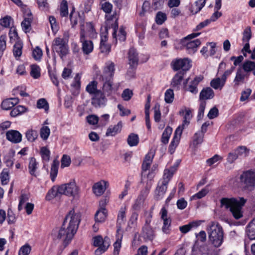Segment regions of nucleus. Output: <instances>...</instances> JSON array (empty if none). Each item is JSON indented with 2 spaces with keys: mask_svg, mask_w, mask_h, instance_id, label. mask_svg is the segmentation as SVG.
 Instances as JSON below:
<instances>
[{
  "mask_svg": "<svg viewBox=\"0 0 255 255\" xmlns=\"http://www.w3.org/2000/svg\"><path fill=\"white\" fill-rule=\"evenodd\" d=\"M80 221V214L75 213L74 209L70 210L66 216L61 228L53 231L54 239L68 244L76 233Z\"/></svg>",
  "mask_w": 255,
  "mask_h": 255,
  "instance_id": "obj_1",
  "label": "nucleus"
},
{
  "mask_svg": "<svg viewBox=\"0 0 255 255\" xmlns=\"http://www.w3.org/2000/svg\"><path fill=\"white\" fill-rule=\"evenodd\" d=\"M209 239L215 247H220L223 243L224 232L222 226L217 222H212L207 228Z\"/></svg>",
  "mask_w": 255,
  "mask_h": 255,
  "instance_id": "obj_2",
  "label": "nucleus"
},
{
  "mask_svg": "<svg viewBox=\"0 0 255 255\" xmlns=\"http://www.w3.org/2000/svg\"><path fill=\"white\" fill-rule=\"evenodd\" d=\"M245 202L246 200L243 198H241L239 200L235 198H222L221 200V204L225 205L227 208H229L233 216L236 219L242 217L241 209Z\"/></svg>",
  "mask_w": 255,
  "mask_h": 255,
  "instance_id": "obj_3",
  "label": "nucleus"
},
{
  "mask_svg": "<svg viewBox=\"0 0 255 255\" xmlns=\"http://www.w3.org/2000/svg\"><path fill=\"white\" fill-rule=\"evenodd\" d=\"M154 154L150 152L147 154L142 165V173L141 181L142 183L146 182V190H149L152 185V179L154 177V173L152 172H149L148 175L145 172L149 169L152 162Z\"/></svg>",
  "mask_w": 255,
  "mask_h": 255,
  "instance_id": "obj_4",
  "label": "nucleus"
},
{
  "mask_svg": "<svg viewBox=\"0 0 255 255\" xmlns=\"http://www.w3.org/2000/svg\"><path fill=\"white\" fill-rule=\"evenodd\" d=\"M200 34V33H193L181 40L182 45L185 47L189 54H193L195 53L197 50L198 47L201 44V41L199 39L193 41H190L189 40L199 36Z\"/></svg>",
  "mask_w": 255,
  "mask_h": 255,
  "instance_id": "obj_5",
  "label": "nucleus"
},
{
  "mask_svg": "<svg viewBox=\"0 0 255 255\" xmlns=\"http://www.w3.org/2000/svg\"><path fill=\"white\" fill-rule=\"evenodd\" d=\"M240 180L244 184L245 190H253L255 188V171L248 170L240 176Z\"/></svg>",
  "mask_w": 255,
  "mask_h": 255,
  "instance_id": "obj_6",
  "label": "nucleus"
},
{
  "mask_svg": "<svg viewBox=\"0 0 255 255\" xmlns=\"http://www.w3.org/2000/svg\"><path fill=\"white\" fill-rule=\"evenodd\" d=\"M52 50L57 52L61 58H63L68 53V46L63 38L56 37L52 42Z\"/></svg>",
  "mask_w": 255,
  "mask_h": 255,
  "instance_id": "obj_7",
  "label": "nucleus"
},
{
  "mask_svg": "<svg viewBox=\"0 0 255 255\" xmlns=\"http://www.w3.org/2000/svg\"><path fill=\"white\" fill-rule=\"evenodd\" d=\"M191 60L188 58H177L172 61L171 65L173 70L178 71L181 69V71L185 73L191 67Z\"/></svg>",
  "mask_w": 255,
  "mask_h": 255,
  "instance_id": "obj_8",
  "label": "nucleus"
},
{
  "mask_svg": "<svg viewBox=\"0 0 255 255\" xmlns=\"http://www.w3.org/2000/svg\"><path fill=\"white\" fill-rule=\"evenodd\" d=\"M80 190L75 179H72L67 183L53 186L50 191H78Z\"/></svg>",
  "mask_w": 255,
  "mask_h": 255,
  "instance_id": "obj_9",
  "label": "nucleus"
},
{
  "mask_svg": "<svg viewBox=\"0 0 255 255\" xmlns=\"http://www.w3.org/2000/svg\"><path fill=\"white\" fill-rule=\"evenodd\" d=\"M80 42L82 43V49L83 53L85 54H89L93 50V43L90 40H88L85 37V29L82 28V31L80 32Z\"/></svg>",
  "mask_w": 255,
  "mask_h": 255,
  "instance_id": "obj_10",
  "label": "nucleus"
},
{
  "mask_svg": "<svg viewBox=\"0 0 255 255\" xmlns=\"http://www.w3.org/2000/svg\"><path fill=\"white\" fill-rule=\"evenodd\" d=\"M107 100L102 91L98 92L91 98V104L95 108H101L106 105Z\"/></svg>",
  "mask_w": 255,
  "mask_h": 255,
  "instance_id": "obj_11",
  "label": "nucleus"
},
{
  "mask_svg": "<svg viewBox=\"0 0 255 255\" xmlns=\"http://www.w3.org/2000/svg\"><path fill=\"white\" fill-rule=\"evenodd\" d=\"M115 64L112 61H108L106 63L103 73L101 75L102 79H113L115 73Z\"/></svg>",
  "mask_w": 255,
  "mask_h": 255,
  "instance_id": "obj_12",
  "label": "nucleus"
},
{
  "mask_svg": "<svg viewBox=\"0 0 255 255\" xmlns=\"http://www.w3.org/2000/svg\"><path fill=\"white\" fill-rule=\"evenodd\" d=\"M24 19L21 22V26L23 30L27 33L29 31L31 23L33 20V17L30 10L26 9L24 12Z\"/></svg>",
  "mask_w": 255,
  "mask_h": 255,
  "instance_id": "obj_13",
  "label": "nucleus"
},
{
  "mask_svg": "<svg viewBox=\"0 0 255 255\" xmlns=\"http://www.w3.org/2000/svg\"><path fill=\"white\" fill-rule=\"evenodd\" d=\"M83 27L85 29L86 38H87L88 37L91 38L96 37L97 33L91 22H87L85 24H81V31Z\"/></svg>",
  "mask_w": 255,
  "mask_h": 255,
  "instance_id": "obj_14",
  "label": "nucleus"
},
{
  "mask_svg": "<svg viewBox=\"0 0 255 255\" xmlns=\"http://www.w3.org/2000/svg\"><path fill=\"white\" fill-rule=\"evenodd\" d=\"M202 79V76L196 77L194 80L190 83L189 85L185 86V90L193 94H196L198 92L197 86Z\"/></svg>",
  "mask_w": 255,
  "mask_h": 255,
  "instance_id": "obj_15",
  "label": "nucleus"
},
{
  "mask_svg": "<svg viewBox=\"0 0 255 255\" xmlns=\"http://www.w3.org/2000/svg\"><path fill=\"white\" fill-rule=\"evenodd\" d=\"M180 163V160H178L176 163L169 169L164 170L163 178L161 180L164 182H169L173 176L174 173L176 172L179 164Z\"/></svg>",
  "mask_w": 255,
  "mask_h": 255,
  "instance_id": "obj_16",
  "label": "nucleus"
},
{
  "mask_svg": "<svg viewBox=\"0 0 255 255\" xmlns=\"http://www.w3.org/2000/svg\"><path fill=\"white\" fill-rule=\"evenodd\" d=\"M104 82L103 85V93L109 96L115 91L113 85V79H102Z\"/></svg>",
  "mask_w": 255,
  "mask_h": 255,
  "instance_id": "obj_17",
  "label": "nucleus"
},
{
  "mask_svg": "<svg viewBox=\"0 0 255 255\" xmlns=\"http://www.w3.org/2000/svg\"><path fill=\"white\" fill-rule=\"evenodd\" d=\"M182 131L181 127H178L175 130L173 138L169 146L170 150H174L178 145Z\"/></svg>",
  "mask_w": 255,
  "mask_h": 255,
  "instance_id": "obj_18",
  "label": "nucleus"
},
{
  "mask_svg": "<svg viewBox=\"0 0 255 255\" xmlns=\"http://www.w3.org/2000/svg\"><path fill=\"white\" fill-rule=\"evenodd\" d=\"M6 138L13 142L18 143L21 141V134L16 130H11L8 131L6 133Z\"/></svg>",
  "mask_w": 255,
  "mask_h": 255,
  "instance_id": "obj_19",
  "label": "nucleus"
},
{
  "mask_svg": "<svg viewBox=\"0 0 255 255\" xmlns=\"http://www.w3.org/2000/svg\"><path fill=\"white\" fill-rule=\"evenodd\" d=\"M128 59L129 64L130 66H136L138 62V56L136 50L131 48L129 50L128 53Z\"/></svg>",
  "mask_w": 255,
  "mask_h": 255,
  "instance_id": "obj_20",
  "label": "nucleus"
},
{
  "mask_svg": "<svg viewBox=\"0 0 255 255\" xmlns=\"http://www.w3.org/2000/svg\"><path fill=\"white\" fill-rule=\"evenodd\" d=\"M141 236L146 240L151 241L154 237V231L148 224H145L142 229Z\"/></svg>",
  "mask_w": 255,
  "mask_h": 255,
  "instance_id": "obj_21",
  "label": "nucleus"
},
{
  "mask_svg": "<svg viewBox=\"0 0 255 255\" xmlns=\"http://www.w3.org/2000/svg\"><path fill=\"white\" fill-rule=\"evenodd\" d=\"M110 184L108 181L101 180L95 183L92 187L93 191H105L109 190Z\"/></svg>",
  "mask_w": 255,
  "mask_h": 255,
  "instance_id": "obj_22",
  "label": "nucleus"
},
{
  "mask_svg": "<svg viewBox=\"0 0 255 255\" xmlns=\"http://www.w3.org/2000/svg\"><path fill=\"white\" fill-rule=\"evenodd\" d=\"M246 75L247 74L241 68H238L233 81L234 86H238L239 85L244 83Z\"/></svg>",
  "mask_w": 255,
  "mask_h": 255,
  "instance_id": "obj_23",
  "label": "nucleus"
},
{
  "mask_svg": "<svg viewBox=\"0 0 255 255\" xmlns=\"http://www.w3.org/2000/svg\"><path fill=\"white\" fill-rule=\"evenodd\" d=\"M214 92L212 88L207 87L203 88L200 93L199 99L200 100L211 99L214 98Z\"/></svg>",
  "mask_w": 255,
  "mask_h": 255,
  "instance_id": "obj_24",
  "label": "nucleus"
},
{
  "mask_svg": "<svg viewBox=\"0 0 255 255\" xmlns=\"http://www.w3.org/2000/svg\"><path fill=\"white\" fill-rule=\"evenodd\" d=\"M73 192H48L45 198L47 201H51L54 199L59 200L62 195L68 196H72Z\"/></svg>",
  "mask_w": 255,
  "mask_h": 255,
  "instance_id": "obj_25",
  "label": "nucleus"
},
{
  "mask_svg": "<svg viewBox=\"0 0 255 255\" xmlns=\"http://www.w3.org/2000/svg\"><path fill=\"white\" fill-rule=\"evenodd\" d=\"M107 217V211L105 208H99L95 215L96 222H103Z\"/></svg>",
  "mask_w": 255,
  "mask_h": 255,
  "instance_id": "obj_26",
  "label": "nucleus"
},
{
  "mask_svg": "<svg viewBox=\"0 0 255 255\" xmlns=\"http://www.w3.org/2000/svg\"><path fill=\"white\" fill-rule=\"evenodd\" d=\"M122 123L119 122L117 125L114 126H111L108 128L106 132V135L107 136H114L118 132H120L122 128Z\"/></svg>",
  "mask_w": 255,
  "mask_h": 255,
  "instance_id": "obj_27",
  "label": "nucleus"
},
{
  "mask_svg": "<svg viewBox=\"0 0 255 255\" xmlns=\"http://www.w3.org/2000/svg\"><path fill=\"white\" fill-rule=\"evenodd\" d=\"M70 18L72 27H74V26L77 25L78 21H80L81 25L84 23L80 14L75 12L74 8H73L72 11L70 14Z\"/></svg>",
  "mask_w": 255,
  "mask_h": 255,
  "instance_id": "obj_28",
  "label": "nucleus"
},
{
  "mask_svg": "<svg viewBox=\"0 0 255 255\" xmlns=\"http://www.w3.org/2000/svg\"><path fill=\"white\" fill-rule=\"evenodd\" d=\"M226 81L221 78H216L212 79L210 82L211 86L215 90H221L225 84Z\"/></svg>",
  "mask_w": 255,
  "mask_h": 255,
  "instance_id": "obj_29",
  "label": "nucleus"
},
{
  "mask_svg": "<svg viewBox=\"0 0 255 255\" xmlns=\"http://www.w3.org/2000/svg\"><path fill=\"white\" fill-rule=\"evenodd\" d=\"M184 74V72L179 71L174 75L171 83L173 87L177 88L179 87V86L180 85L183 79Z\"/></svg>",
  "mask_w": 255,
  "mask_h": 255,
  "instance_id": "obj_30",
  "label": "nucleus"
},
{
  "mask_svg": "<svg viewBox=\"0 0 255 255\" xmlns=\"http://www.w3.org/2000/svg\"><path fill=\"white\" fill-rule=\"evenodd\" d=\"M242 69L245 71V73H249L252 72L254 75H255V62L248 60L245 62L243 65Z\"/></svg>",
  "mask_w": 255,
  "mask_h": 255,
  "instance_id": "obj_31",
  "label": "nucleus"
},
{
  "mask_svg": "<svg viewBox=\"0 0 255 255\" xmlns=\"http://www.w3.org/2000/svg\"><path fill=\"white\" fill-rule=\"evenodd\" d=\"M246 232L250 240H255V218L248 225Z\"/></svg>",
  "mask_w": 255,
  "mask_h": 255,
  "instance_id": "obj_32",
  "label": "nucleus"
},
{
  "mask_svg": "<svg viewBox=\"0 0 255 255\" xmlns=\"http://www.w3.org/2000/svg\"><path fill=\"white\" fill-rule=\"evenodd\" d=\"M97 85L98 83L96 81L90 82L86 86V91L92 96L95 95L98 92L101 91L97 89Z\"/></svg>",
  "mask_w": 255,
  "mask_h": 255,
  "instance_id": "obj_33",
  "label": "nucleus"
},
{
  "mask_svg": "<svg viewBox=\"0 0 255 255\" xmlns=\"http://www.w3.org/2000/svg\"><path fill=\"white\" fill-rule=\"evenodd\" d=\"M38 163L36 162V159L33 158H30L28 165L29 172L30 175L36 176V170L38 168Z\"/></svg>",
  "mask_w": 255,
  "mask_h": 255,
  "instance_id": "obj_34",
  "label": "nucleus"
},
{
  "mask_svg": "<svg viewBox=\"0 0 255 255\" xmlns=\"http://www.w3.org/2000/svg\"><path fill=\"white\" fill-rule=\"evenodd\" d=\"M22 47V42L20 40H18L14 44L13 48V53L15 58L17 59L21 55Z\"/></svg>",
  "mask_w": 255,
  "mask_h": 255,
  "instance_id": "obj_35",
  "label": "nucleus"
},
{
  "mask_svg": "<svg viewBox=\"0 0 255 255\" xmlns=\"http://www.w3.org/2000/svg\"><path fill=\"white\" fill-rule=\"evenodd\" d=\"M59 164L57 160L55 159L53 161L50 170V177L52 182L55 181L57 175Z\"/></svg>",
  "mask_w": 255,
  "mask_h": 255,
  "instance_id": "obj_36",
  "label": "nucleus"
},
{
  "mask_svg": "<svg viewBox=\"0 0 255 255\" xmlns=\"http://www.w3.org/2000/svg\"><path fill=\"white\" fill-rule=\"evenodd\" d=\"M239 158H244L248 156L250 149L245 146H240L235 149Z\"/></svg>",
  "mask_w": 255,
  "mask_h": 255,
  "instance_id": "obj_37",
  "label": "nucleus"
},
{
  "mask_svg": "<svg viewBox=\"0 0 255 255\" xmlns=\"http://www.w3.org/2000/svg\"><path fill=\"white\" fill-rule=\"evenodd\" d=\"M110 245V239L106 237H105V242L103 246H100L95 251L96 255H101L102 254L104 253L109 248Z\"/></svg>",
  "mask_w": 255,
  "mask_h": 255,
  "instance_id": "obj_38",
  "label": "nucleus"
},
{
  "mask_svg": "<svg viewBox=\"0 0 255 255\" xmlns=\"http://www.w3.org/2000/svg\"><path fill=\"white\" fill-rule=\"evenodd\" d=\"M127 142L130 146H134L137 145L139 142V137L137 134L131 133L128 137Z\"/></svg>",
  "mask_w": 255,
  "mask_h": 255,
  "instance_id": "obj_39",
  "label": "nucleus"
},
{
  "mask_svg": "<svg viewBox=\"0 0 255 255\" xmlns=\"http://www.w3.org/2000/svg\"><path fill=\"white\" fill-rule=\"evenodd\" d=\"M172 128L170 127H167L165 130H164L162 137H161V142L164 144H166L168 142V140L170 137V136L172 133Z\"/></svg>",
  "mask_w": 255,
  "mask_h": 255,
  "instance_id": "obj_40",
  "label": "nucleus"
},
{
  "mask_svg": "<svg viewBox=\"0 0 255 255\" xmlns=\"http://www.w3.org/2000/svg\"><path fill=\"white\" fill-rule=\"evenodd\" d=\"M26 111V108L22 106H17L14 108L10 112V116L15 117Z\"/></svg>",
  "mask_w": 255,
  "mask_h": 255,
  "instance_id": "obj_41",
  "label": "nucleus"
},
{
  "mask_svg": "<svg viewBox=\"0 0 255 255\" xmlns=\"http://www.w3.org/2000/svg\"><path fill=\"white\" fill-rule=\"evenodd\" d=\"M192 118V112L190 110L186 111L184 117V120L181 125L179 127H181L182 130H183L185 126H188L190 123V120Z\"/></svg>",
  "mask_w": 255,
  "mask_h": 255,
  "instance_id": "obj_42",
  "label": "nucleus"
},
{
  "mask_svg": "<svg viewBox=\"0 0 255 255\" xmlns=\"http://www.w3.org/2000/svg\"><path fill=\"white\" fill-rule=\"evenodd\" d=\"M50 129L48 126H43L40 130V136L44 140H47L50 135Z\"/></svg>",
  "mask_w": 255,
  "mask_h": 255,
  "instance_id": "obj_43",
  "label": "nucleus"
},
{
  "mask_svg": "<svg viewBox=\"0 0 255 255\" xmlns=\"http://www.w3.org/2000/svg\"><path fill=\"white\" fill-rule=\"evenodd\" d=\"M25 134L27 139L30 142L34 141L38 136L37 131L32 129L28 130Z\"/></svg>",
  "mask_w": 255,
  "mask_h": 255,
  "instance_id": "obj_44",
  "label": "nucleus"
},
{
  "mask_svg": "<svg viewBox=\"0 0 255 255\" xmlns=\"http://www.w3.org/2000/svg\"><path fill=\"white\" fill-rule=\"evenodd\" d=\"M30 75L34 79H37L40 76V69L36 65H32L30 66Z\"/></svg>",
  "mask_w": 255,
  "mask_h": 255,
  "instance_id": "obj_45",
  "label": "nucleus"
},
{
  "mask_svg": "<svg viewBox=\"0 0 255 255\" xmlns=\"http://www.w3.org/2000/svg\"><path fill=\"white\" fill-rule=\"evenodd\" d=\"M174 95L173 90H167L164 94V100L166 103L170 104L174 100Z\"/></svg>",
  "mask_w": 255,
  "mask_h": 255,
  "instance_id": "obj_46",
  "label": "nucleus"
},
{
  "mask_svg": "<svg viewBox=\"0 0 255 255\" xmlns=\"http://www.w3.org/2000/svg\"><path fill=\"white\" fill-rule=\"evenodd\" d=\"M206 3V0H198L195 2V5L192 8V11L197 13L204 7Z\"/></svg>",
  "mask_w": 255,
  "mask_h": 255,
  "instance_id": "obj_47",
  "label": "nucleus"
},
{
  "mask_svg": "<svg viewBox=\"0 0 255 255\" xmlns=\"http://www.w3.org/2000/svg\"><path fill=\"white\" fill-rule=\"evenodd\" d=\"M252 37V31L250 26L247 27L243 33L242 41L243 42H249Z\"/></svg>",
  "mask_w": 255,
  "mask_h": 255,
  "instance_id": "obj_48",
  "label": "nucleus"
},
{
  "mask_svg": "<svg viewBox=\"0 0 255 255\" xmlns=\"http://www.w3.org/2000/svg\"><path fill=\"white\" fill-rule=\"evenodd\" d=\"M1 182L3 185L6 184L9 180V172L7 169H3L0 176Z\"/></svg>",
  "mask_w": 255,
  "mask_h": 255,
  "instance_id": "obj_49",
  "label": "nucleus"
},
{
  "mask_svg": "<svg viewBox=\"0 0 255 255\" xmlns=\"http://www.w3.org/2000/svg\"><path fill=\"white\" fill-rule=\"evenodd\" d=\"M60 12L61 16H66L68 14L67 2L65 0H63L61 2Z\"/></svg>",
  "mask_w": 255,
  "mask_h": 255,
  "instance_id": "obj_50",
  "label": "nucleus"
},
{
  "mask_svg": "<svg viewBox=\"0 0 255 255\" xmlns=\"http://www.w3.org/2000/svg\"><path fill=\"white\" fill-rule=\"evenodd\" d=\"M197 226L198 225L196 223L192 222L187 225L180 226L179 227V230L181 233L183 234H186L188 233L189 231H190L193 227H197Z\"/></svg>",
  "mask_w": 255,
  "mask_h": 255,
  "instance_id": "obj_51",
  "label": "nucleus"
},
{
  "mask_svg": "<svg viewBox=\"0 0 255 255\" xmlns=\"http://www.w3.org/2000/svg\"><path fill=\"white\" fill-rule=\"evenodd\" d=\"M37 107L38 109H43L45 111L47 112L49 109V105L45 99L42 98L37 101Z\"/></svg>",
  "mask_w": 255,
  "mask_h": 255,
  "instance_id": "obj_52",
  "label": "nucleus"
},
{
  "mask_svg": "<svg viewBox=\"0 0 255 255\" xmlns=\"http://www.w3.org/2000/svg\"><path fill=\"white\" fill-rule=\"evenodd\" d=\"M6 35L3 34L0 36V54L2 55L6 47Z\"/></svg>",
  "mask_w": 255,
  "mask_h": 255,
  "instance_id": "obj_53",
  "label": "nucleus"
},
{
  "mask_svg": "<svg viewBox=\"0 0 255 255\" xmlns=\"http://www.w3.org/2000/svg\"><path fill=\"white\" fill-rule=\"evenodd\" d=\"M203 137L204 134L203 133L200 131L196 132L193 137V144L197 145L201 143L203 141Z\"/></svg>",
  "mask_w": 255,
  "mask_h": 255,
  "instance_id": "obj_54",
  "label": "nucleus"
},
{
  "mask_svg": "<svg viewBox=\"0 0 255 255\" xmlns=\"http://www.w3.org/2000/svg\"><path fill=\"white\" fill-rule=\"evenodd\" d=\"M167 19L165 13L159 11L156 14V22L158 24H162Z\"/></svg>",
  "mask_w": 255,
  "mask_h": 255,
  "instance_id": "obj_55",
  "label": "nucleus"
},
{
  "mask_svg": "<svg viewBox=\"0 0 255 255\" xmlns=\"http://www.w3.org/2000/svg\"><path fill=\"white\" fill-rule=\"evenodd\" d=\"M93 245L95 247H100L103 246L105 242V238L103 239L101 236H97L93 238Z\"/></svg>",
  "mask_w": 255,
  "mask_h": 255,
  "instance_id": "obj_56",
  "label": "nucleus"
},
{
  "mask_svg": "<svg viewBox=\"0 0 255 255\" xmlns=\"http://www.w3.org/2000/svg\"><path fill=\"white\" fill-rule=\"evenodd\" d=\"M40 152L43 159L46 161H49L50 153L49 150L47 147L43 146L41 147Z\"/></svg>",
  "mask_w": 255,
  "mask_h": 255,
  "instance_id": "obj_57",
  "label": "nucleus"
},
{
  "mask_svg": "<svg viewBox=\"0 0 255 255\" xmlns=\"http://www.w3.org/2000/svg\"><path fill=\"white\" fill-rule=\"evenodd\" d=\"M206 103L205 101H201L198 110L197 116L198 120H201L204 116V112L206 107Z\"/></svg>",
  "mask_w": 255,
  "mask_h": 255,
  "instance_id": "obj_58",
  "label": "nucleus"
},
{
  "mask_svg": "<svg viewBox=\"0 0 255 255\" xmlns=\"http://www.w3.org/2000/svg\"><path fill=\"white\" fill-rule=\"evenodd\" d=\"M1 107L4 110H8L13 107V105L11 102V100L7 99L2 101Z\"/></svg>",
  "mask_w": 255,
  "mask_h": 255,
  "instance_id": "obj_59",
  "label": "nucleus"
},
{
  "mask_svg": "<svg viewBox=\"0 0 255 255\" xmlns=\"http://www.w3.org/2000/svg\"><path fill=\"white\" fill-rule=\"evenodd\" d=\"M8 34L11 42L15 41L18 39V33L15 28H10Z\"/></svg>",
  "mask_w": 255,
  "mask_h": 255,
  "instance_id": "obj_60",
  "label": "nucleus"
},
{
  "mask_svg": "<svg viewBox=\"0 0 255 255\" xmlns=\"http://www.w3.org/2000/svg\"><path fill=\"white\" fill-rule=\"evenodd\" d=\"M61 162V166L62 168L68 167L70 165L71 163L70 157L68 155H63L62 157Z\"/></svg>",
  "mask_w": 255,
  "mask_h": 255,
  "instance_id": "obj_61",
  "label": "nucleus"
},
{
  "mask_svg": "<svg viewBox=\"0 0 255 255\" xmlns=\"http://www.w3.org/2000/svg\"><path fill=\"white\" fill-rule=\"evenodd\" d=\"M132 95L133 93L131 90H130L129 89H126L123 91L122 97L125 101H128L131 99Z\"/></svg>",
  "mask_w": 255,
  "mask_h": 255,
  "instance_id": "obj_62",
  "label": "nucleus"
},
{
  "mask_svg": "<svg viewBox=\"0 0 255 255\" xmlns=\"http://www.w3.org/2000/svg\"><path fill=\"white\" fill-rule=\"evenodd\" d=\"M31 251V247L29 245L23 246L19 251V255H28Z\"/></svg>",
  "mask_w": 255,
  "mask_h": 255,
  "instance_id": "obj_63",
  "label": "nucleus"
},
{
  "mask_svg": "<svg viewBox=\"0 0 255 255\" xmlns=\"http://www.w3.org/2000/svg\"><path fill=\"white\" fill-rule=\"evenodd\" d=\"M11 18L9 16H6L0 20V24L5 27H9Z\"/></svg>",
  "mask_w": 255,
  "mask_h": 255,
  "instance_id": "obj_64",
  "label": "nucleus"
}]
</instances>
